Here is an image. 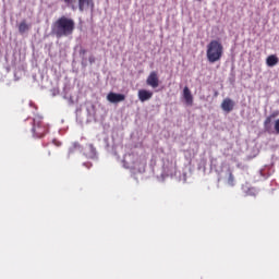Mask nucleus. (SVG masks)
<instances>
[{"mask_svg": "<svg viewBox=\"0 0 279 279\" xmlns=\"http://www.w3.org/2000/svg\"><path fill=\"white\" fill-rule=\"evenodd\" d=\"M52 32L57 38L73 36L75 32V21L63 15L52 24Z\"/></svg>", "mask_w": 279, "mask_h": 279, "instance_id": "nucleus-1", "label": "nucleus"}, {"mask_svg": "<svg viewBox=\"0 0 279 279\" xmlns=\"http://www.w3.org/2000/svg\"><path fill=\"white\" fill-rule=\"evenodd\" d=\"M207 60L210 64H215V62H219L221 58H223V45L219 40H211L207 45Z\"/></svg>", "mask_w": 279, "mask_h": 279, "instance_id": "nucleus-2", "label": "nucleus"}, {"mask_svg": "<svg viewBox=\"0 0 279 279\" xmlns=\"http://www.w3.org/2000/svg\"><path fill=\"white\" fill-rule=\"evenodd\" d=\"M33 136L35 138H43L47 132H49V126L43 122L40 119L33 120V128H32Z\"/></svg>", "mask_w": 279, "mask_h": 279, "instance_id": "nucleus-3", "label": "nucleus"}, {"mask_svg": "<svg viewBox=\"0 0 279 279\" xmlns=\"http://www.w3.org/2000/svg\"><path fill=\"white\" fill-rule=\"evenodd\" d=\"M146 84L148 86H150L151 88H158V86H160V81L158 78V72H156V71L150 72V74L148 75V77L146 80Z\"/></svg>", "mask_w": 279, "mask_h": 279, "instance_id": "nucleus-4", "label": "nucleus"}, {"mask_svg": "<svg viewBox=\"0 0 279 279\" xmlns=\"http://www.w3.org/2000/svg\"><path fill=\"white\" fill-rule=\"evenodd\" d=\"M107 100L110 104H120V101H125V95L111 92L107 95Z\"/></svg>", "mask_w": 279, "mask_h": 279, "instance_id": "nucleus-5", "label": "nucleus"}, {"mask_svg": "<svg viewBox=\"0 0 279 279\" xmlns=\"http://www.w3.org/2000/svg\"><path fill=\"white\" fill-rule=\"evenodd\" d=\"M137 97L142 102L149 101V99L154 97V93L147 89H140L137 93Z\"/></svg>", "mask_w": 279, "mask_h": 279, "instance_id": "nucleus-6", "label": "nucleus"}, {"mask_svg": "<svg viewBox=\"0 0 279 279\" xmlns=\"http://www.w3.org/2000/svg\"><path fill=\"white\" fill-rule=\"evenodd\" d=\"M223 112H232L234 110V102L230 98H225L221 102Z\"/></svg>", "mask_w": 279, "mask_h": 279, "instance_id": "nucleus-7", "label": "nucleus"}, {"mask_svg": "<svg viewBox=\"0 0 279 279\" xmlns=\"http://www.w3.org/2000/svg\"><path fill=\"white\" fill-rule=\"evenodd\" d=\"M85 8H90V10H95V2L93 0H78L80 12H84Z\"/></svg>", "mask_w": 279, "mask_h": 279, "instance_id": "nucleus-8", "label": "nucleus"}, {"mask_svg": "<svg viewBox=\"0 0 279 279\" xmlns=\"http://www.w3.org/2000/svg\"><path fill=\"white\" fill-rule=\"evenodd\" d=\"M183 98L185 99V104L187 106H193V94H191L189 86L183 88Z\"/></svg>", "mask_w": 279, "mask_h": 279, "instance_id": "nucleus-9", "label": "nucleus"}, {"mask_svg": "<svg viewBox=\"0 0 279 279\" xmlns=\"http://www.w3.org/2000/svg\"><path fill=\"white\" fill-rule=\"evenodd\" d=\"M278 62H279V59L276 54H270L266 59L267 66H276V64H278Z\"/></svg>", "mask_w": 279, "mask_h": 279, "instance_id": "nucleus-10", "label": "nucleus"}, {"mask_svg": "<svg viewBox=\"0 0 279 279\" xmlns=\"http://www.w3.org/2000/svg\"><path fill=\"white\" fill-rule=\"evenodd\" d=\"M19 32L20 34H25V32H29V26L27 25V22L22 21L19 25Z\"/></svg>", "mask_w": 279, "mask_h": 279, "instance_id": "nucleus-11", "label": "nucleus"}, {"mask_svg": "<svg viewBox=\"0 0 279 279\" xmlns=\"http://www.w3.org/2000/svg\"><path fill=\"white\" fill-rule=\"evenodd\" d=\"M271 119H276V114L272 113L269 117H267L264 121V128L265 130H269V125L271 124Z\"/></svg>", "mask_w": 279, "mask_h": 279, "instance_id": "nucleus-12", "label": "nucleus"}, {"mask_svg": "<svg viewBox=\"0 0 279 279\" xmlns=\"http://www.w3.org/2000/svg\"><path fill=\"white\" fill-rule=\"evenodd\" d=\"M227 182H228L229 186H234V174H232V172H229Z\"/></svg>", "mask_w": 279, "mask_h": 279, "instance_id": "nucleus-13", "label": "nucleus"}, {"mask_svg": "<svg viewBox=\"0 0 279 279\" xmlns=\"http://www.w3.org/2000/svg\"><path fill=\"white\" fill-rule=\"evenodd\" d=\"M61 1H64L68 8H72V10H75V5H73V0H61Z\"/></svg>", "mask_w": 279, "mask_h": 279, "instance_id": "nucleus-14", "label": "nucleus"}, {"mask_svg": "<svg viewBox=\"0 0 279 279\" xmlns=\"http://www.w3.org/2000/svg\"><path fill=\"white\" fill-rule=\"evenodd\" d=\"M275 131L277 134H279V119L275 121Z\"/></svg>", "mask_w": 279, "mask_h": 279, "instance_id": "nucleus-15", "label": "nucleus"}, {"mask_svg": "<svg viewBox=\"0 0 279 279\" xmlns=\"http://www.w3.org/2000/svg\"><path fill=\"white\" fill-rule=\"evenodd\" d=\"M52 143L56 145V147H60L62 145V143L58 140H53Z\"/></svg>", "mask_w": 279, "mask_h": 279, "instance_id": "nucleus-16", "label": "nucleus"}, {"mask_svg": "<svg viewBox=\"0 0 279 279\" xmlns=\"http://www.w3.org/2000/svg\"><path fill=\"white\" fill-rule=\"evenodd\" d=\"M73 147H74V149H82V146H81L80 143H77V142H75V143L73 144Z\"/></svg>", "mask_w": 279, "mask_h": 279, "instance_id": "nucleus-17", "label": "nucleus"}, {"mask_svg": "<svg viewBox=\"0 0 279 279\" xmlns=\"http://www.w3.org/2000/svg\"><path fill=\"white\" fill-rule=\"evenodd\" d=\"M80 53H81V56L86 54V49H82V50H80Z\"/></svg>", "mask_w": 279, "mask_h": 279, "instance_id": "nucleus-18", "label": "nucleus"}, {"mask_svg": "<svg viewBox=\"0 0 279 279\" xmlns=\"http://www.w3.org/2000/svg\"><path fill=\"white\" fill-rule=\"evenodd\" d=\"M89 62H95V59H93V58H89Z\"/></svg>", "mask_w": 279, "mask_h": 279, "instance_id": "nucleus-19", "label": "nucleus"}, {"mask_svg": "<svg viewBox=\"0 0 279 279\" xmlns=\"http://www.w3.org/2000/svg\"><path fill=\"white\" fill-rule=\"evenodd\" d=\"M199 3H202L203 0H197Z\"/></svg>", "mask_w": 279, "mask_h": 279, "instance_id": "nucleus-20", "label": "nucleus"}]
</instances>
